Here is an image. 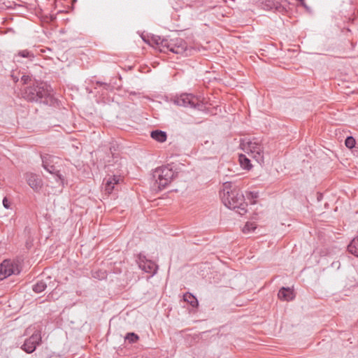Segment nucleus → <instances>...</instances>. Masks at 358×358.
Segmentation results:
<instances>
[{"label":"nucleus","mask_w":358,"mask_h":358,"mask_svg":"<svg viewBox=\"0 0 358 358\" xmlns=\"http://www.w3.org/2000/svg\"><path fill=\"white\" fill-rule=\"evenodd\" d=\"M220 196L225 206L234 210L238 215H243L247 213V203L244 201L243 193L238 189H231V182L223 184V189L220 191Z\"/></svg>","instance_id":"f257e3e1"},{"label":"nucleus","mask_w":358,"mask_h":358,"mask_svg":"<svg viewBox=\"0 0 358 358\" xmlns=\"http://www.w3.org/2000/svg\"><path fill=\"white\" fill-rule=\"evenodd\" d=\"M24 98L28 101L55 106L57 99L51 94V87L45 83H39L26 88Z\"/></svg>","instance_id":"f03ea898"},{"label":"nucleus","mask_w":358,"mask_h":358,"mask_svg":"<svg viewBox=\"0 0 358 358\" xmlns=\"http://www.w3.org/2000/svg\"><path fill=\"white\" fill-rule=\"evenodd\" d=\"M177 173L173 169L171 164H167L157 168L153 173V178L155 180V185L159 190L164 189L169 185L176 177Z\"/></svg>","instance_id":"7ed1b4c3"},{"label":"nucleus","mask_w":358,"mask_h":358,"mask_svg":"<svg viewBox=\"0 0 358 358\" xmlns=\"http://www.w3.org/2000/svg\"><path fill=\"white\" fill-rule=\"evenodd\" d=\"M164 44H165L164 51L163 52L164 53L171 52L177 55L189 56L195 50L192 47L189 48L186 41L181 38H167Z\"/></svg>","instance_id":"20e7f679"},{"label":"nucleus","mask_w":358,"mask_h":358,"mask_svg":"<svg viewBox=\"0 0 358 358\" xmlns=\"http://www.w3.org/2000/svg\"><path fill=\"white\" fill-rule=\"evenodd\" d=\"M171 101L177 106L189 107L199 110H203L205 108L200 98L190 93H183L179 96H176Z\"/></svg>","instance_id":"39448f33"},{"label":"nucleus","mask_w":358,"mask_h":358,"mask_svg":"<svg viewBox=\"0 0 358 358\" xmlns=\"http://www.w3.org/2000/svg\"><path fill=\"white\" fill-rule=\"evenodd\" d=\"M241 148L243 151L251 153L252 157L257 161L259 164L264 162L263 146L261 141L257 138L250 139H243L241 143Z\"/></svg>","instance_id":"423d86ee"},{"label":"nucleus","mask_w":358,"mask_h":358,"mask_svg":"<svg viewBox=\"0 0 358 358\" xmlns=\"http://www.w3.org/2000/svg\"><path fill=\"white\" fill-rule=\"evenodd\" d=\"M58 157L49 155L41 156L42 166L44 170L50 174L53 175L55 180H56L57 182L63 185L64 180V176L59 173V170L55 165V164L57 163V161H58Z\"/></svg>","instance_id":"0eeeda50"},{"label":"nucleus","mask_w":358,"mask_h":358,"mask_svg":"<svg viewBox=\"0 0 358 358\" xmlns=\"http://www.w3.org/2000/svg\"><path fill=\"white\" fill-rule=\"evenodd\" d=\"M20 273L19 264L14 260L5 259L0 264V280L9 277L12 274Z\"/></svg>","instance_id":"6e6552de"},{"label":"nucleus","mask_w":358,"mask_h":358,"mask_svg":"<svg viewBox=\"0 0 358 358\" xmlns=\"http://www.w3.org/2000/svg\"><path fill=\"white\" fill-rule=\"evenodd\" d=\"M285 4H282L275 0H263L261 2V8L266 10H274L280 13H285L287 11V6L289 3L285 1Z\"/></svg>","instance_id":"1a4fd4ad"},{"label":"nucleus","mask_w":358,"mask_h":358,"mask_svg":"<svg viewBox=\"0 0 358 358\" xmlns=\"http://www.w3.org/2000/svg\"><path fill=\"white\" fill-rule=\"evenodd\" d=\"M41 343V335L39 331H36L32 334L24 341V345L21 348L27 353H31L36 350L37 346Z\"/></svg>","instance_id":"9d476101"},{"label":"nucleus","mask_w":358,"mask_h":358,"mask_svg":"<svg viewBox=\"0 0 358 358\" xmlns=\"http://www.w3.org/2000/svg\"><path fill=\"white\" fill-rule=\"evenodd\" d=\"M138 267L145 273L150 274V276H154L157 273V266L150 259L145 258L143 255H139L137 260Z\"/></svg>","instance_id":"9b49d317"},{"label":"nucleus","mask_w":358,"mask_h":358,"mask_svg":"<svg viewBox=\"0 0 358 358\" xmlns=\"http://www.w3.org/2000/svg\"><path fill=\"white\" fill-rule=\"evenodd\" d=\"M27 183L35 192H38L41 189L43 182L41 178L36 174L28 173L26 174Z\"/></svg>","instance_id":"f8f14e48"},{"label":"nucleus","mask_w":358,"mask_h":358,"mask_svg":"<svg viewBox=\"0 0 358 358\" xmlns=\"http://www.w3.org/2000/svg\"><path fill=\"white\" fill-rule=\"evenodd\" d=\"M120 176L113 175L106 180L105 192L107 194H112L116 185H118L121 181Z\"/></svg>","instance_id":"ddd939ff"},{"label":"nucleus","mask_w":358,"mask_h":358,"mask_svg":"<svg viewBox=\"0 0 358 358\" xmlns=\"http://www.w3.org/2000/svg\"><path fill=\"white\" fill-rule=\"evenodd\" d=\"M278 296L284 301H290L294 300L295 295L293 289L289 287H282L278 291Z\"/></svg>","instance_id":"4468645a"},{"label":"nucleus","mask_w":358,"mask_h":358,"mask_svg":"<svg viewBox=\"0 0 358 358\" xmlns=\"http://www.w3.org/2000/svg\"><path fill=\"white\" fill-rule=\"evenodd\" d=\"M349 253L358 257V236L355 238L348 245Z\"/></svg>","instance_id":"2eb2a0df"},{"label":"nucleus","mask_w":358,"mask_h":358,"mask_svg":"<svg viewBox=\"0 0 358 358\" xmlns=\"http://www.w3.org/2000/svg\"><path fill=\"white\" fill-rule=\"evenodd\" d=\"M167 38H162L159 36H155L152 38V41L157 46L159 51L163 52L165 48V44H164V42L167 41Z\"/></svg>","instance_id":"dca6fc26"},{"label":"nucleus","mask_w":358,"mask_h":358,"mask_svg":"<svg viewBox=\"0 0 358 358\" xmlns=\"http://www.w3.org/2000/svg\"><path fill=\"white\" fill-rule=\"evenodd\" d=\"M239 162L243 169L249 171L252 169L251 162L245 155H241L239 156Z\"/></svg>","instance_id":"f3484780"},{"label":"nucleus","mask_w":358,"mask_h":358,"mask_svg":"<svg viewBox=\"0 0 358 358\" xmlns=\"http://www.w3.org/2000/svg\"><path fill=\"white\" fill-rule=\"evenodd\" d=\"M47 287V282L41 280H38L37 282H36L35 285H33L32 289L33 292L36 293H41L45 290V289Z\"/></svg>","instance_id":"a211bd4d"},{"label":"nucleus","mask_w":358,"mask_h":358,"mask_svg":"<svg viewBox=\"0 0 358 358\" xmlns=\"http://www.w3.org/2000/svg\"><path fill=\"white\" fill-rule=\"evenodd\" d=\"M183 299L188 302L192 307H196L198 306V301L195 296L191 293H187L183 296Z\"/></svg>","instance_id":"6ab92c4d"},{"label":"nucleus","mask_w":358,"mask_h":358,"mask_svg":"<svg viewBox=\"0 0 358 358\" xmlns=\"http://www.w3.org/2000/svg\"><path fill=\"white\" fill-rule=\"evenodd\" d=\"M355 140L353 136H348L346 139H345V145L349 149H352L355 146Z\"/></svg>","instance_id":"aec40b11"},{"label":"nucleus","mask_w":358,"mask_h":358,"mask_svg":"<svg viewBox=\"0 0 358 358\" xmlns=\"http://www.w3.org/2000/svg\"><path fill=\"white\" fill-rule=\"evenodd\" d=\"M129 343H135L139 339L138 335L134 333H127L126 338H124Z\"/></svg>","instance_id":"412c9836"},{"label":"nucleus","mask_w":358,"mask_h":358,"mask_svg":"<svg viewBox=\"0 0 358 358\" xmlns=\"http://www.w3.org/2000/svg\"><path fill=\"white\" fill-rule=\"evenodd\" d=\"M256 227L253 225L252 223L247 222L245 226L243 227V231L245 233H250L255 231Z\"/></svg>","instance_id":"4be33fe9"},{"label":"nucleus","mask_w":358,"mask_h":358,"mask_svg":"<svg viewBox=\"0 0 358 358\" xmlns=\"http://www.w3.org/2000/svg\"><path fill=\"white\" fill-rule=\"evenodd\" d=\"M96 85L98 86H103L106 90L112 91L113 90V87L110 83H103L101 81H96Z\"/></svg>","instance_id":"5701e85b"},{"label":"nucleus","mask_w":358,"mask_h":358,"mask_svg":"<svg viewBox=\"0 0 358 358\" xmlns=\"http://www.w3.org/2000/svg\"><path fill=\"white\" fill-rule=\"evenodd\" d=\"M152 138L159 143H164L166 141V136H150Z\"/></svg>","instance_id":"b1692460"},{"label":"nucleus","mask_w":358,"mask_h":358,"mask_svg":"<svg viewBox=\"0 0 358 358\" xmlns=\"http://www.w3.org/2000/svg\"><path fill=\"white\" fill-rule=\"evenodd\" d=\"M18 55L22 57H29L30 56H33L31 52L27 50H21L18 52Z\"/></svg>","instance_id":"393cba45"},{"label":"nucleus","mask_w":358,"mask_h":358,"mask_svg":"<svg viewBox=\"0 0 358 358\" xmlns=\"http://www.w3.org/2000/svg\"><path fill=\"white\" fill-rule=\"evenodd\" d=\"M3 207L6 209L10 208V202L9 200H8L6 197H4V199H3Z\"/></svg>","instance_id":"a878e982"},{"label":"nucleus","mask_w":358,"mask_h":358,"mask_svg":"<svg viewBox=\"0 0 358 358\" xmlns=\"http://www.w3.org/2000/svg\"><path fill=\"white\" fill-rule=\"evenodd\" d=\"M21 80L23 81L24 84H27L29 81L31 80V78L29 76L24 75L22 76Z\"/></svg>","instance_id":"bb28decb"},{"label":"nucleus","mask_w":358,"mask_h":358,"mask_svg":"<svg viewBox=\"0 0 358 358\" xmlns=\"http://www.w3.org/2000/svg\"><path fill=\"white\" fill-rule=\"evenodd\" d=\"M150 134H166V133L164 131L156 129L151 131Z\"/></svg>","instance_id":"cd10ccee"},{"label":"nucleus","mask_w":358,"mask_h":358,"mask_svg":"<svg viewBox=\"0 0 358 358\" xmlns=\"http://www.w3.org/2000/svg\"><path fill=\"white\" fill-rule=\"evenodd\" d=\"M250 194H251V197L252 199H257V196H258V193L257 192H250Z\"/></svg>","instance_id":"c85d7f7f"},{"label":"nucleus","mask_w":358,"mask_h":358,"mask_svg":"<svg viewBox=\"0 0 358 358\" xmlns=\"http://www.w3.org/2000/svg\"><path fill=\"white\" fill-rule=\"evenodd\" d=\"M335 134H341V128H338L335 130Z\"/></svg>","instance_id":"c756f323"},{"label":"nucleus","mask_w":358,"mask_h":358,"mask_svg":"<svg viewBox=\"0 0 358 358\" xmlns=\"http://www.w3.org/2000/svg\"><path fill=\"white\" fill-rule=\"evenodd\" d=\"M299 2L302 6H303L306 8H308V6H307L306 3H305L304 0L303 1H299Z\"/></svg>","instance_id":"7c9ffc66"}]
</instances>
